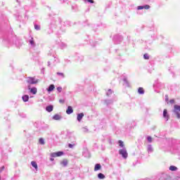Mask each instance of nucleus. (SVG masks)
<instances>
[{
    "label": "nucleus",
    "mask_w": 180,
    "mask_h": 180,
    "mask_svg": "<svg viewBox=\"0 0 180 180\" xmlns=\"http://www.w3.org/2000/svg\"><path fill=\"white\" fill-rule=\"evenodd\" d=\"M119 153L123 157V158H127L128 157L127 150H126V149H120L119 150Z\"/></svg>",
    "instance_id": "1"
},
{
    "label": "nucleus",
    "mask_w": 180,
    "mask_h": 180,
    "mask_svg": "<svg viewBox=\"0 0 180 180\" xmlns=\"http://www.w3.org/2000/svg\"><path fill=\"white\" fill-rule=\"evenodd\" d=\"M61 155H64V153L61 151L53 153L51 154V157H53V158H56V157H61Z\"/></svg>",
    "instance_id": "2"
},
{
    "label": "nucleus",
    "mask_w": 180,
    "mask_h": 180,
    "mask_svg": "<svg viewBox=\"0 0 180 180\" xmlns=\"http://www.w3.org/2000/svg\"><path fill=\"white\" fill-rule=\"evenodd\" d=\"M39 141L40 144L44 145V139L43 138L39 139Z\"/></svg>",
    "instance_id": "22"
},
{
    "label": "nucleus",
    "mask_w": 180,
    "mask_h": 180,
    "mask_svg": "<svg viewBox=\"0 0 180 180\" xmlns=\"http://www.w3.org/2000/svg\"><path fill=\"white\" fill-rule=\"evenodd\" d=\"M139 94L143 95L144 94V89L143 87H139L138 89Z\"/></svg>",
    "instance_id": "15"
},
{
    "label": "nucleus",
    "mask_w": 180,
    "mask_h": 180,
    "mask_svg": "<svg viewBox=\"0 0 180 180\" xmlns=\"http://www.w3.org/2000/svg\"><path fill=\"white\" fill-rule=\"evenodd\" d=\"M176 169H178L177 167H175V166H170L169 167V170L170 171H176Z\"/></svg>",
    "instance_id": "17"
},
{
    "label": "nucleus",
    "mask_w": 180,
    "mask_h": 180,
    "mask_svg": "<svg viewBox=\"0 0 180 180\" xmlns=\"http://www.w3.org/2000/svg\"><path fill=\"white\" fill-rule=\"evenodd\" d=\"M22 99L24 102H27V101H29V96L25 95L22 97Z\"/></svg>",
    "instance_id": "12"
},
{
    "label": "nucleus",
    "mask_w": 180,
    "mask_h": 180,
    "mask_svg": "<svg viewBox=\"0 0 180 180\" xmlns=\"http://www.w3.org/2000/svg\"><path fill=\"white\" fill-rule=\"evenodd\" d=\"M31 165H32V167L34 168H35V169H37V168H38L37 163L35 161H32L31 162Z\"/></svg>",
    "instance_id": "14"
},
{
    "label": "nucleus",
    "mask_w": 180,
    "mask_h": 180,
    "mask_svg": "<svg viewBox=\"0 0 180 180\" xmlns=\"http://www.w3.org/2000/svg\"><path fill=\"white\" fill-rule=\"evenodd\" d=\"M82 117H84V113H79L77 115V120L78 122H81L82 120Z\"/></svg>",
    "instance_id": "10"
},
{
    "label": "nucleus",
    "mask_w": 180,
    "mask_h": 180,
    "mask_svg": "<svg viewBox=\"0 0 180 180\" xmlns=\"http://www.w3.org/2000/svg\"><path fill=\"white\" fill-rule=\"evenodd\" d=\"M55 88L56 86H54V84H51L49 87L47 89V91L48 92H51V91H54Z\"/></svg>",
    "instance_id": "9"
},
{
    "label": "nucleus",
    "mask_w": 180,
    "mask_h": 180,
    "mask_svg": "<svg viewBox=\"0 0 180 180\" xmlns=\"http://www.w3.org/2000/svg\"><path fill=\"white\" fill-rule=\"evenodd\" d=\"M53 105H48V106L46 108V110L47 112H53Z\"/></svg>",
    "instance_id": "11"
},
{
    "label": "nucleus",
    "mask_w": 180,
    "mask_h": 180,
    "mask_svg": "<svg viewBox=\"0 0 180 180\" xmlns=\"http://www.w3.org/2000/svg\"><path fill=\"white\" fill-rule=\"evenodd\" d=\"M60 165L63 167H67L68 165V160L64 159L60 162Z\"/></svg>",
    "instance_id": "5"
},
{
    "label": "nucleus",
    "mask_w": 180,
    "mask_h": 180,
    "mask_svg": "<svg viewBox=\"0 0 180 180\" xmlns=\"http://www.w3.org/2000/svg\"><path fill=\"white\" fill-rule=\"evenodd\" d=\"M57 75H60V77H62V78H64L65 75L63 72H57Z\"/></svg>",
    "instance_id": "20"
},
{
    "label": "nucleus",
    "mask_w": 180,
    "mask_h": 180,
    "mask_svg": "<svg viewBox=\"0 0 180 180\" xmlns=\"http://www.w3.org/2000/svg\"><path fill=\"white\" fill-rule=\"evenodd\" d=\"M143 58H144L145 60H150V56H148V53H145V54L143 55Z\"/></svg>",
    "instance_id": "19"
},
{
    "label": "nucleus",
    "mask_w": 180,
    "mask_h": 180,
    "mask_svg": "<svg viewBox=\"0 0 180 180\" xmlns=\"http://www.w3.org/2000/svg\"><path fill=\"white\" fill-rule=\"evenodd\" d=\"M147 140L148 143H153V138L151 136H148Z\"/></svg>",
    "instance_id": "21"
},
{
    "label": "nucleus",
    "mask_w": 180,
    "mask_h": 180,
    "mask_svg": "<svg viewBox=\"0 0 180 180\" xmlns=\"http://www.w3.org/2000/svg\"><path fill=\"white\" fill-rule=\"evenodd\" d=\"M170 103H175V100L172 99L169 101Z\"/></svg>",
    "instance_id": "30"
},
{
    "label": "nucleus",
    "mask_w": 180,
    "mask_h": 180,
    "mask_svg": "<svg viewBox=\"0 0 180 180\" xmlns=\"http://www.w3.org/2000/svg\"><path fill=\"white\" fill-rule=\"evenodd\" d=\"M141 9H144V6H139L137 7L138 11H140Z\"/></svg>",
    "instance_id": "23"
},
{
    "label": "nucleus",
    "mask_w": 180,
    "mask_h": 180,
    "mask_svg": "<svg viewBox=\"0 0 180 180\" xmlns=\"http://www.w3.org/2000/svg\"><path fill=\"white\" fill-rule=\"evenodd\" d=\"M4 168H5V167H2V169H4Z\"/></svg>",
    "instance_id": "35"
},
{
    "label": "nucleus",
    "mask_w": 180,
    "mask_h": 180,
    "mask_svg": "<svg viewBox=\"0 0 180 180\" xmlns=\"http://www.w3.org/2000/svg\"><path fill=\"white\" fill-rule=\"evenodd\" d=\"M166 101H168V96H166Z\"/></svg>",
    "instance_id": "33"
},
{
    "label": "nucleus",
    "mask_w": 180,
    "mask_h": 180,
    "mask_svg": "<svg viewBox=\"0 0 180 180\" xmlns=\"http://www.w3.org/2000/svg\"><path fill=\"white\" fill-rule=\"evenodd\" d=\"M34 29H36V30H40V26L35 25H34Z\"/></svg>",
    "instance_id": "24"
},
{
    "label": "nucleus",
    "mask_w": 180,
    "mask_h": 180,
    "mask_svg": "<svg viewBox=\"0 0 180 180\" xmlns=\"http://www.w3.org/2000/svg\"><path fill=\"white\" fill-rule=\"evenodd\" d=\"M118 144H119L120 147H124V143L123 141H121V140L118 141Z\"/></svg>",
    "instance_id": "18"
},
{
    "label": "nucleus",
    "mask_w": 180,
    "mask_h": 180,
    "mask_svg": "<svg viewBox=\"0 0 180 180\" xmlns=\"http://www.w3.org/2000/svg\"><path fill=\"white\" fill-rule=\"evenodd\" d=\"M163 117H165V119H167V120L169 119V115H168V112L167 111V109H165L163 110Z\"/></svg>",
    "instance_id": "6"
},
{
    "label": "nucleus",
    "mask_w": 180,
    "mask_h": 180,
    "mask_svg": "<svg viewBox=\"0 0 180 180\" xmlns=\"http://www.w3.org/2000/svg\"><path fill=\"white\" fill-rule=\"evenodd\" d=\"M143 9H150V6L149 5L143 6Z\"/></svg>",
    "instance_id": "25"
},
{
    "label": "nucleus",
    "mask_w": 180,
    "mask_h": 180,
    "mask_svg": "<svg viewBox=\"0 0 180 180\" xmlns=\"http://www.w3.org/2000/svg\"><path fill=\"white\" fill-rule=\"evenodd\" d=\"M57 91H59V92H61V91H63V87H57Z\"/></svg>",
    "instance_id": "27"
},
{
    "label": "nucleus",
    "mask_w": 180,
    "mask_h": 180,
    "mask_svg": "<svg viewBox=\"0 0 180 180\" xmlns=\"http://www.w3.org/2000/svg\"><path fill=\"white\" fill-rule=\"evenodd\" d=\"M68 146H69L70 148H72V147H74V145L70 143V144L68 145Z\"/></svg>",
    "instance_id": "32"
},
{
    "label": "nucleus",
    "mask_w": 180,
    "mask_h": 180,
    "mask_svg": "<svg viewBox=\"0 0 180 180\" xmlns=\"http://www.w3.org/2000/svg\"><path fill=\"white\" fill-rule=\"evenodd\" d=\"M87 2H89L90 4H94V0H87Z\"/></svg>",
    "instance_id": "31"
},
{
    "label": "nucleus",
    "mask_w": 180,
    "mask_h": 180,
    "mask_svg": "<svg viewBox=\"0 0 180 180\" xmlns=\"http://www.w3.org/2000/svg\"><path fill=\"white\" fill-rule=\"evenodd\" d=\"M60 103H64L65 101L63 99L59 100Z\"/></svg>",
    "instance_id": "29"
},
{
    "label": "nucleus",
    "mask_w": 180,
    "mask_h": 180,
    "mask_svg": "<svg viewBox=\"0 0 180 180\" xmlns=\"http://www.w3.org/2000/svg\"><path fill=\"white\" fill-rule=\"evenodd\" d=\"M102 168L101 164H96L94 167V171H99Z\"/></svg>",
    "instance_id": "8"
},
{
    "label": "nucleus",
    "mask_w": 180,
    "mask_h": 180,
    "mask_svg": "<svg viewBox=\"0 0 180 180\" xmlns=\"http://www.w3.org/2000/svg\"><path fill=\"white\" fill-rule=\"evenodd\" d=\"M60 119H61V117L59 115H58V114L55 115L53 117V120H60Z\"/></svg>",
    "instance_id": "13"
},
{
    "label": "nucleus",
    "mask_w": 180,
    "mask_h": 180,
    "mask_svg": "<svg viewBox=\"0 0 180 180\" xmlns=\"http://www.w3.org/2000/svg\"><path fill=\"white\" fill-rule=\"evenodd\" d=\"M30 44H32V46H34V41L33 40V38L32 39V40L30 41Z\"/></svg>",
    "instance_id": "26"
},
{
    "label": "nucleus",
    "mask_w": 180,
    "mask_h": 180,
    "mask_svg": "<svg viewBox=\"0 0 180 180\" xmlns=\"http://www.w3.org/2000/svg\"><path fill=\"white\" fill-rule=\"evenodd\" d=\"M73 112H74V110L72 109V107L68 106L66 110L67 115H71V113H72Z\"/></svg>",
    "instance_id": "7"
},
{
    "label": "nucleus",
    "mask_w": 180,
    "mask_h": 180,
    "mask_svg": "<svg viewBox=\"0 0 180 180\" xmlns=\"http://www.w3.org/2000/svg\"><path fill=\"white\" fill-rule=\"evenodd\" d=\"M27 82H28V84H37L38 82L37 80H34V77H27Z\"/></svg>",
    "instance_id": "3"
},
{
    "label": "nucleus",
    "mask_w": 180,
    "mask_h": 180,
    "mask_svg": "<svg viewBox=\"0 0 180 180\" xmlns=\"http://www.w3.org/2000/svg\"><path fill=\"white\" fill-rule=\"evenodd\" d=\"M176 115L177 119H180V114H179V112H176Z\"/></svg>",
    "instance_id": "28"
},
{
    "label": "nucleus",
    "mask_w": 180,
    "mask_h": 180,
    "mask_svg": "<svg viewBox=\"0 0 180 180\" xmlns=\"http://www.w3.org/2000/svg\"><path fill=\"white\" fill-rule=\"evenodd\" d=\"M54 160V159H51V161H53Z\"/></svg>",
    "instance_id": "34"
},
{
    "label": "nucleus",
    "mask_w": 180,
    "mask_h": 180,
    "mask_svg": "<svg viewBox=\"0 0 180 180\" xmlns=\"http://www.w3.org/2000/svg\"><path fill=\"white\" fill-rule=\"evenodd\" d=\"M28 89L33 95L37 94V89L36 87L30 88V86H28Z\"/></svg>",
    "instance_id": "4"
},
{
    "label": "nucleus",
    "mask_w": 180,
    "mask_h": 180,
    "mask_svg": "<svg viewBox=\"0 0 180 180\" xmlns=\"http://www.w3.org/2000/svg\"><path fill=\"white\" fill-rule=\"evenodd\" d=\"M98 178L99 179H105V174H102V173H99L98 174Z\"/></svg>",
    "instance_id": "16"
}]
</instances>
